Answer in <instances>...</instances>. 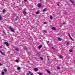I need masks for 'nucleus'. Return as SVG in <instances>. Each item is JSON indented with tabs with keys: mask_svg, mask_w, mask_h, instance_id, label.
Returning <instances> with one entry per match:
<instances>
[{
	"mask_svg": "<svg viewBox=\"0 0 75 75\" xmlns=\"http://www.w3.org/2000/svg\"><path fill=\"white\" fill-rule=\"evenodd\" d=\"M52 49H53V50H54V47H52Z\"/></svg>",
	"mask_w": 75,
	"mask_h": 75,
	"instance_id": "nucleus-38",
	"label": "nucleus"
},
{
	"mask_svg": "<svg viewBox=\"0 0 75 75\" xmlns=\"http://www.w3.org/2000/svg\"><path fill=\"white\" fill-rule=\"evenodd\" d=\"M58 40H59V41H62V39H61V38H58Z\"/></svg>",
	"mask_w": 75,
	"mask_h": 75,
	"instance_id": "nucleus-11",
	"label": "nucleus"
},
{
	"mask_svg": "<svg viewBox=\"0 0 75 75\" xmlns=\"http://www.w3.org/2000/svg\"><path fill=\"white\" fill-rule=\"evenodd\" d=\"M40 0L41 1V0Z\"/></svg>",
	"mask_w": 75,
	"mask_h": 75,
	"instance_id": "nucleus-42",
	"label": "nucleus"
},
{
	"mask_svg": "<svg viewBox=\"0 0 75 75\" xmlns=\"http://www.w3.org/2000/svg\"><path fill=\"white\" fill-rule=\"evenodd\" d=\"M4 44H6V45L7 46V47H8V42H5Z\"/></svg>",
	"mask_w": 75,
	"mask_h": 75,
	"instance_id": "nucleus-2",
	"label": "nucleus"
},
{
	"mask_svg": "<svg viewBox=\"0 0 75 75\" xmlns=\"http://www.w3.org/2000/svg\"><path fill=\"white\" fill-rule=\"evenodd\" d=\"M38 7L39 8H41L42 7L41 6H42V4L40 3H39L38 4Z\"/></svg>",
	"mask_w": 75,
	"mask_h": 75,
	"instance_id": "nucleus-1",
	"label": "nucleus"
},
{
	"mask_svg": "<svg viewBox=\"0 0 75 75\" xmlns=\"http://www.w3.org/2000/svg\"><path fill=\"white\" fill-rule=\"evenodd\" d=\"M52 29L53 30H56V28L55 27H52Z\"/></svg>",
	"mask_w": 75,
	"mask_h": 75,
	"instance_id": "nucleus-4",
	"label": "nucleus"
},
{
	"mask_svg": "<svg viewBox=\"0 0 75 75\" xmlns=\"http://www.w3.org/2000/svg\"><path fill=\"white\" fill-rule=\"evenodd\" d=\"M28 72H29V73L30 75H31V74H32V73H31V72H30V71H29Z\"/></svg>",
	"mask_w": 75,
	"mask_h": 75,
	"instance_id": "nucleus-25",
	"label": "nucleus"
},
{
	"mask_svg": "<svg viewBox=\"0 0 75 75\" xmlns=\"http://www.w3.org/2000/svg\"><path fill=\"white\" fill-rule=\"evenodd\" d=\"M38 74H39V75H42V74L41 73H40V72H39L38 73Z\"/></svg>",
	"mask_w": 75,
	"mask_h": 75,
	"instance_id": "nucleus-16",
	"label": "nucleus"
},
{
	"mask_svg": "<svg viewBox=\"0 0 75 75\" xmlns=\"http://www.w3.org/2000/svg\"><path fill=\"white\" fill-rule=\"evenodd\" d=\"M10 29L12 31V32H14V29H13L12 28H11V27H9Z\"/></svg>",
	"mask_w": 75,
	"mask_h": 75,
	"instance_id": "nucleus-3",
	"label": "nucleus"
},
{
	"mask_svg": "<svg viewBox=\"0 0 75 75\" xmlns=\"http://www.w3.org/2000/svg\"><path fill=\"white\" fill-rule=\"evenodd\" d=\"M47 10L46 9H43V11H46Z\"/></svg>",
	"mask_w": 75,
	"mask_h": 75,
	"instance_id": "nucleus-27",
	"label": "nucleus"
},
{
	"mask_svg": "<svg viewBox=\"0 0 75 75\" xmlns=\"http://www.w3.org/2000/svg\"><path fill=\"white\" fill-rule=\"evenodd\" d=\"M68 35H69V37H71V35H70V34L68 33Z\"/></svg>",
	"mask_w": 75,
	"mask_h": 75,
	"instance_id": "nucleus-30",
	"label": "nucleus"
},
{
	"mask_svg": "<svg viewBox=\"0 0 75 75\" xmlns=\"http://www.w3.org/2000/svg\"><path fill=\"white\" fill-rule=\"evenodd\" d=\"M30 75H33V73L31 74Z\"/></svg>",
	"mask_w": 75,
	"mask_h": 75,
	"instance_id": "nucleus-39",
	"label": "nucleus"
},
{
	"mask_svg": "<svg viewBox=\"0 0 75 75\" xmlns=\"http://www.w3.org/2000/svg\"><path fill=\"white\" fill-rule=\"evenodd\" d=\"M0 52H1V54H2V55H5V54H4V53L1 52V51H0Z\"/></svg>",
	"mask_w": 75,
	"mask_h": 75,
	"instance_id": "nucleus-6",
	"label": "nucleus"
},
{
	"mask_svg": "<svg viewBox=\"0 0 75 75\" xmlns=\"http://www.w3.org/2000/svg\"><path fill=\"white\" fill-rule=\"evenodd\" d=\"M2 65H3V64L0 63V66H1Z\"/></svg>",
	"mask_w": 75,
	"mask_h": 75,
	"instance_id": "nucleus-35",
	"label": "nucleus"
},
{
	"mask_svg": "<svg viewBox=\"0 0 75 75\" xmlns=\"http://www.w3.org/2000/svg\"><path fill=\"white\" fill-rule=\"evenodd\" d=\"M0 19L1 20H2V17H1V16L0 15Z\"/></svg>",
	"mask_w": 75,
	"mask_h": 75,
	"instance_id": "nucleus-20",
	"label": "nucleus"
},
{
	"mask_svg": "<svg viewBox=\"0 0 75 75\" xmlns=\"http://www.w3.org/2000/svg\"><path fill=\"white\" fill-rule=\"evenodd\" d=\"M21 68H20V67H18L17 68V69L18 70H20V69H21Z\"/></svg>",
	"mask_w": 75,
	"mask_h": 75,
	"instance_id": "nucleus-13",
	"label": "nucleus"
},
{
	"mask_svg": "<svg viewBox=\"0 0 75 75\" xmlns=\"http://www.w3.org/2000/svg\"><path fill=\"white\" fill-rule=\"evenodd\" d=\"M60 57L61 58H63V57H62V55H60Z\"/></svg>",
	"mask_w": 75,
	"mask_h": 75,
	"instance_id": "nucleus-23",
	"label": "nucleus"
},
{
	"mask_svg": "<svg viewBox=\"0 0 75 75\" xmlns=\"http://www.w3.org/2000/svg\"><path fill=\"white\" fill-rule=\"evenodd\" d=\"M16 62H17L18 63V62H18V59H16Z\"/></svg>",
	"mask_w": 75,
	"mask_h": 75,
	"instance_id": "nucleus-24",
	"label": "nucleus"
},
{
	"mask_svg": "<svg viewBox=\"0 0 75 75\" xmlns=\"http://www.w3.org/2000/svg\"><path fill=\"white\" fill-rule=\"evenodd\" d=\"M57 4L58 6L59 7V4Z\"/></svg>",
	"mask_w": 75,
	"mask_h": 75,
	"instance_id": "nucleus-33",
	"label": "nucleus"
},
{
	"mask_svg": "<svg viewBox=\"0 0 75 75\" xmlns=\"http://www.w3.org/2000/svg\"><path fill=\"white\" fill-rule=\"evenodd\" d=\"M50 18L51 19H52V16H50Z\"/></svg>",
	"mask_w": 75,
	"mask_h": 75,
	"instance_id": "nucleus-26",
	"label": "nucleus"
},
{
	"mask_svg": "<svg viewBox=\"0 0 75 75\" xmlns=\"http://www.w3.org/2000/svg\"><path fill=\"white\" fill-rule=\"evenodd\" d=\"M6 11V10H5V9H4L3 10V13H5Z\"/></svg>",
	"mask_w": 75,
	"mask_h": 75,
	"instance_id": "nucleus-14",
	"label": "nucleus"
},
{
	"mask_svg": "<svg viewBox=\"0 0 75 75\" xmlns=\"http://www.w3.org/2000/svg\"><path fill=\"white\" fill-rule=\"evenodd\" d=\"M34 70L35 71H38V69H37V68H35Z\"/></svg>",
	"mask_w": 75,
	"mask_h": 75,
	"instance_id": "nucleus-9",
	"label": "nucleus"
},
{
	"mask_svg": "<svg viewBox=\"0 0 75 75\" xmlns=\"http://www.w3.org/2000/svg\"><path fill=\"white\" fill-rule=\"evenodd\" d=\"M63 24H65V23H63Z\"/></svg>",
	"mask_w": 75,
	"mask_h": 75,
	"instance_id": "nucleus-41",
	"label": "nucleus"
},
{
	"mask_svg": "<svg viewBox=\"0 0 75 75\" xmlns=\"http://www.w3.org/2000/svg\"><path fill=\"white\" fill-rule=\"evenodd\" d=\"M40 13V12L38 11L37 12H35V14H39Z\"/></svg>",
	"mask_w": 75,
	"mask_h": 75,
	"instance_id": "nucleus-15",
	"label": "nucleus"
},
{
	"mask_svg": "<svg viewBox=\"0 0 75 75\" xmlns=\"http://www.w3.org/2000/svg\"><path fill=\"white\" fill-rule=\"evenodd\" d=\"M44 24H46L47 23H46V22H44Z\"/></svg>",
	"mask_w": 75,
	"mask_h": 75,
	"instance_id": "nucleus-31",
	"label": "nucleus"
},
{
	"mask_svg": "<svg viewBox=\"0 0 75 75\" xmlns=\"http://www.w3.org/2000/svg\"><path fill=\"white\" fill-rule=\"evenodd\" d=\"M2 75H4V72H2Z\"/></svg>",
	"mask_w": 75,
	"mask_h": 75,
	"instance_id": "nucleus-22",
	"label": "nucleus"
},
{
	"mask_svg": "<svg viewBox=\"0 0 75 75\" xmlns=\"http://www.w3.org/2000/svg\"><path fill=\"white\" fill-rule=\"evenodd\" d=\"M40 59L42 60L43 59H42V57H40Z\"/></svg>",
	"mask_w": 75,
	"mask_h": 75,
	"instance_id": "nucleus-34",
	"label": "nucleus"
},
{
	"mask_svg": "<svg viewBox=\"0 0 75 75\" xmlns=\"http://www.w3.org/2000/svg\"><path fill=\"white\" fill-rule=\"evenodd\" d=\"M42 47V45H41L39 46V48L40 49Z\"/></svg>",
	"mask_w": 75,
	"mask_h": 75,
	"instance_id": "nucleus-10",
	"label": "nucleus"
},
{
	"mask_svg": "<svg viewBox=\"0 0 75 75\" xmlns=\"http://www.w3.org/2000/svg\"><path fill=\"white\" fill-rule=\"evenodd\" d=\"M69 44V42H67V45H68V44Z\"/></svg>",
	"mask_w": 75,
	"mask_h": 75,
	"instance_id": "nucleus-36",
	"label": "nucleus"
},
{
	"mask_svg": "<svg viewBox=\"0 0 75 75\" xmlns=\"http://www.w3.org/2000/svg\"><path fill=\"white\" fill-rule=\"evenodd\" d=\"M27 75H29V74H28V73H27Z\"/></svg>",
	"mask_w": 75,
	"mask_h": 75,
	"instance_id": "nucleus-40",
	"label": "nucleus"
},
{
	"mask_svg": "<svg viewBox=\"0 0 75 75\" xmlns=\"http://www.w3.org/2000/svg\"><path fill=\"white\" fill-rule=\"evenodd\" d=\"M0 52H1V54H2V55H5V54H4V53L1 52V51H0Z\"/></svg>",
	"mask_w": 75,
	"mask_h": 75,
	"instance_id": "nucleus-7",
	"label": "nucleus"
},
{
	"mask_svg": "<svg viewBox=\"0 0 75 75\" xmlns=\"http://www.w3.org/2000/svg\"><path fill=\"white\" fill-rule=\"evenodd\" d=\"M15 50L16 51H18L19 50V49H18V48H16L15 49Z\"/></svg>",
	"mask_w": 75,
	"mask_h": 75,
	"instance_id": "nucleus-17",
	"label": "nucleus"
},
{
	"mask_svg": "<svg viewBox=\"0 0 75 75\" xmlns=\"http://www.w3.org/2000/svg\"><path fill=\"white\" fill-rule=\"evenodd\" d=\"M69 51H70V52H72V50H69Z\"/></svg>",
	"mask_w": 75,
	"mask_h": 75,
	"instance_id": "nucleus-28",
	"label": "nucleus"
},
{
	"mask_svg": "<svg viewBox=\"0 0 75 75\" xmlns=\"http://www.w3.org/2000/svg\"><path fill=\"white\" fill-rule=\"evenodd\" d=\"M57 69H61V68H60V67H57Z\"/></svg>",
	"mask_w": 75,
	"mask_h": 75,
	"instance_id": "nucleus-18",
	"label": "nucleus"
},
{
	"mask_svg": "<svg viewBox=\"0 0 75 75\" xmlns=\"http://www.w3.org/2000/svg\"><path fill=\"white\" fill-rule=\"evenodd\" d=\"M23 13L24 15H25V14H26V12L25 11H24Z\"/></svg>",
	"mask_w": 75,
	"mask_h": 75,
	"instance_id": "nucleus-21",
	"label": "nucleus"
},
{
	"mask_svg": "<svg viewBox=\"0 0 75 75\" xmlns=\"http://www.w3.org/2000/svg\"><path fill=\"white\" fill-rule=\"evenodd\" d=\"M69 38H70L71 39V40H73V39H72V37H71L70 36L69 37Z\"/></svg>",
	"mask_w": 75,
	"mask_h": 75,
	"instance_id": "nucleus-29",
	"label": "nucleus"
},
{
	"mask_svg": "<svg viewBox=\"0 0 75 75\" xmlns=\"http://www.w3.org/2000/svg\"><path fill=\"white\" fill-rule=\"evenodd\" d=\"M69 0V1H70L71 3H72V4H74V3L73 2V1H72V0Z\"/></svg>",
	"mask_w": 75,
	"mask_h": 75,
	"instance_id": "nucleus-19",
	"label": "nucleus"
},
{
	"mask_svg": "<svg viewBox=\"0 0 75 75\" xmlns=\"http://www.w3.org/2000/svg\"><path fill=\"white\" fill-rule=\"evenodd\" d=\"M27 0H24V1H25V2H26V1H27Z\"/></svg>",
	"mask_w": 75,
	"mask_h": 75,
	"instance_id": "nucleus-37",
	"label": "nucleus"
},
{
	"mask_svg": "<svg viewBox=\"0 0 75 75\" xmlns=\"http://www.w3.org/2000/svg\"><path fill=\"white\" fill-rule=\"evenodd\" d=\"M43 33H46V31H43Z\"/></svg>",
	"mask_w": 75,
	"mask_h": 75,
	"instance_id": "nucleus-32",
	"label": "nucleus"
},
{
	"mask_svg": "<svg viewBox=\"0 0 75 75\" xmlns=\"http://www.w3.org/2000/svg\"><path fill=\"white\" fill-rule=\"evenodd\" d=\"M0 52H1V54H2V55H5V54H4V53L1 52V51H0Z\"/></svg>",
	"mask_w": 75,
	"mask_h": 75,
	"instance_id": "nucleus-5",
	"label": "nucleus"
},
{
	"mask_svg": "<svg viewBox=\"0 0 75 75\" xmlns=\"http://www.w3.org/2000/svg\"><path fill=\"white\" fill-rule=\"evenodd\" d=\"M46 71L49 74H51V71H50L49 70H47Z\"/></svg>",
	"mask_w": 75,
	"mask_h": 75,
	"instance_id": "nucleus-8",
	"label": "nucleus"
},
{
	"mask_svg": "<svg viewBox=\"0 0 75 75\" xmlns=\"http://www.w3.org/2000/svg\"><path fill=\"white\" fill-rule=\"evenodd\" d=\"M7 70V69L5 68L4 69V71H5V72H6Z\"/></svg>",
	"mask_w": 75,
	"mask_h": 75,
	"instance_id": "nucleus-12",
	"label": "nucleus"
}]
</instances>
